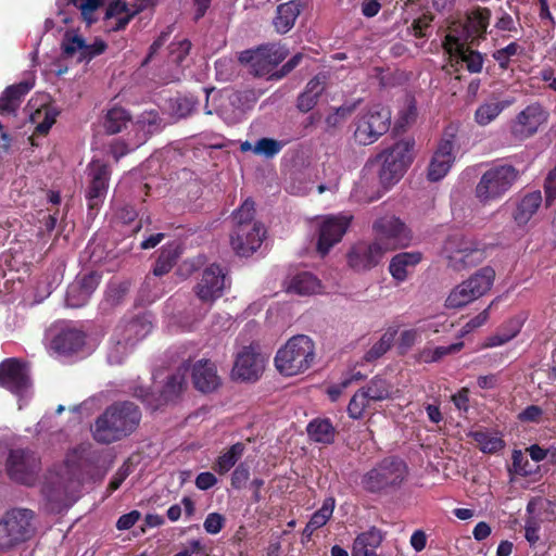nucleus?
Listing matches in <instances>:
<instances>
[{
    "instance_id": "39",
    "label": "nucleus",
    "mask_w": 556,
    "mask_h": 556,
    "mask_svg": "<svg viewBox=\"0 0 556 556\" xmlns=\"http://www.w3.org/2000/svg\"><path fill=\"white\" fill-rule=\"evenodd\" d=\"M370 402H381L391 397L392 394V386L390 382L380 377H374L369 383L362 388Z\"/></svg>"
},
{
    "instance_id": "16",
    "label": "nucleus",
    "mask_w": 556,
    "mask_h": 556,
    "mask_svg": "<svg viewBox=\"0 0 556 556\" xmlns=\"http://www.w3.org/2000/svg\"><path fill=\"white\" fill-rule=\"evenodd\" d=\"M226 273L217 264H211L202 271L201 278L194 287V293L204 303H213L219 299L226 288Z\"/></svg>"
},
{
    "instance_id": "61",
    "label": "nucleus",
    "mask_w": 556,
    "mask_h": 556,
    "mask_svg": "<svg viewBox=\"0 0 556 556\" xmlns=\"http://www.w3.org/2000/svg\"><path fill=\"white\" fill-rule=\"evenodd\" d=\"M101 281V275L91 271L87 275H84L79 280L75 281V286H79L85 293H87L89 296L92 295V293L97 290Z\"/></svg>"
},
{
    "instance_id": "23",
    "label": "nucleus",
    "mask_w": 556,
    "mask_h": 556,
    "mask_svg": "<svg viewBox=\"0 0 556 556\" xmlns=\"http://www.w3.org/2000/svg\"><path fill=\"white\" fill-rule=\"evenodd\" d=\"M264 370V358L252 346H245L238 353L232 375L243 381H255Z\"/></svg>"
},
{
    "instance_id": "36",
    "label": "nucleus",
    "mask_w": 556,
    "mask_h": 556,
    "mask_svg": "<svg viewBox=\"0 0 556 556\" xmlns=\"http://www.w3.org/2000/svg\"><path fill=\"white\" fill-rule=\"evenodd\" d=\"M469 437L477 443L479 448L486 454H495L505 447V441L496 433L488 430H476Z\"/></svg>"
},
{
    "instance_id": "10",
    "label": "nucleus",
    "mask_w": 556,
    "mask_h": 556,
    "mask_svg": "<svg viewBox=\"0 0 556 556\" xmlns=\"http://www.w3.org/2000/svg\"><path fill=\"white\" fill-rule=\"evenodd\" d=\"M152 331V324L144 317H136L117 326L114 345L109 352L111 364H121L127 353Z\"/></svg>"
},
{
    "instance_id": "27",
    "label": "nucleus",
    "mask_w": 556,
    "mask_h": 556,
    "mask_svg": "<svg viewBox=\"0 0 556 556\" xmlns=\"http://www.w3.org/2000/svg\"><path fill=\"white\" fill-rule=\"evenodd\" d=\"M191 377L194 388L202 393H211L222 383L216 365L210 359H200L194 363Z\"/></svg>"
},
{
    "instance_id": "38",
    "label": "nucleus",
    "mask_w": 556,
    "mask_h": 556,
    "mask_svg": "<svg viewBox=\"0 0 556 556\" xmlns=\"http://www.w3.org/2000/svg\"><path fill=\"white\" fill-rule=\"evenodd\" d=\"M510 101H491L480 104L475 112V121L480 126L492 123L507 106Z\"/></svg>"
},
{
    "instance_id": "19",
    "label": "nucleus",
    "mask_w": 556,
    "mask_h": 556,
    "mask_svg": "<svg viewBox=\"0 0 556 556\" xmlns=\"http://www.w3.org/2000/svg\"><path fill=\"white\" fill-rule=\"evenodd\" d=\"M387 250L378 241L358 242L348 253V263L356 271L369 270L381 262Z\"/></svg>"
},
{
    "instance_id": "35",
    "label": "nucleus",
    "mask_w": 556,
    "mask_h": 556,
    "mask_svg": "<svg viewBox=\"0 0 556 556\" xmlns=\"http://www.w3.org/2000/svg\"><path fill=\"white\" fill-rule=\"evenodd\" d=\"M58 111H55L51 106H42L38 110H36L31 115L30 118L34 123H37L35 130L33 132V136L30 137L31 144L35 146L34 136H47L49 134V130L53 126V124L56 121Z\"/></svg>"
},
{
    "instance_id": "20",
    "label": "nucleus",
    "mask_w": 556,
    "mask_h": 556,
    "mask_svg": "<svg viewBox=\"0 0 556 556\" xmlns=\"http://www.w3.org/2000/svg\"><path fill=\"white\" fill-rule=\"evenodd\" d=\"M352 216H329L319 226L317 251L326 255L330 249L341 241L346 232Z\"/></svg>"
},
{
    "instance_id": "28",
    "label": "nucleus",
    "mask_w": 556,
    "mask_h": 556,
    "mask_svg": "<svg viewBox=\"0 0 556 556\" xmlns=\"http://www.w3.org/2000/svg\"><path fill=\"white\" fill-rule=\"evenodd\" d=\"M86 334L76 328L62 329L51 341V348L63 355L77 353L85 345Z\"/></svg>"
},
{
    "instance_id": "7",
    "label": "nucleus",
    "mask_w": 556,
    "mask_h": 556,
    "mask_svg": "<svg viewBox=\"0 0 556 556\" xmlns=\"http://www.w3.org/2000/svg\"><path fill=\"white\" fill-rule=\"evenodd\" d=\"M495 280V270L484 266L453 288L445 300L447 308H460L488 293Z\"/></svg>"
},
{
    "instance_id": "1",
    "label": "nucleus",
    "mask_w": 556,
    "mask_h": 556,
    "mask_svg": "<svg viewBox=\"0 0 556 556\" xmlns=\"http://www.w3.org/2000/svg\"><path fill=\"white\" fill-rule=\"evenodd\" d=\"M141 412L129 401L115 402L97 417L91 432L101 444H111L130 435L139 426Z\"/></svg>"
},
{
    "instance_id": "45",
    "label": "nucleus",
    "mask_w": 556,
    "mask_h": 556,
    "mask_svg": "<svg viewBox=\"0 0 556 556\" xmlns=\"http://www.w3.org/2000/svg\"><path fill=\"white\" fill-rule=\"evenodd\" d=\"M464 348V342L459 341L447 346H437L434 349H425L420 353V359L425 363H434L444 356L459 352Z\"/></svg>"
},
{
    "instance_id": "40",
    "label": "nucleus",
    "mask_w": 556,
    "mask_h": 556,
    "mask_svg": "<svg viewBox=\"0 0 556 556\" xmlns=\"http://www.w3.org/2000/svg\"><path fill=\"white\" fill-rule=\"evenodd\" d=\"M129 121L130 115L128 112L123 108L115 106L108 111L103 126L108 134L115 135L122 131Z\"/></svg>"
},
{
    "instance_id": "51",
    "label": "nucleus",
    "mask_w": 556,
    "mask_h": 556,
    "mask_svg": "<svg viewBox=\"0 0 556 556\" xmlns=\"http://www.w3.org/2000/svg\"><path fill=\"white\" fill-rule=\"evenodd\" d=\"M85 39L77 34L66 31L62 40V52L65 56H73L75 53L83 52Z\"/></svg>"
},
{
    "instance_id": "17",
    "label": "nucleus",
    "mask_w": 556,
    "mask_h": 556,
    "mask_svg": "<svg viewBox=\"0 0 556 556\" xmlns=\"http://www.w3.org/2000/svg\"><path fill=\"white\" fill-rule=\"evenodd\" d=\"M372 229L377 236V241L384 242L391 249L406 247L409 243L410 236L406 225L395 216H384L377 219Z\"/></svg>"
},
{
    "instance_id": "47",
    "label": "nucleus",
    "mask_w": 556,
    "mask_h": 556,
    "mask_svg": "<svg viewBox=\"0 0 556 556\" xmlns=\"http://www.w3.org/2000/svg\"><path fill=\"white\" fill-rule=\"evenodd\" d=\"M130 282L125 281H111L105 291V300L110 305L115 306L123 302L129 292Z\"/></svg>"
},
{
    "instance_id": "50",
    "label": "nucleus",
    "mask_w": 556,
    "mask_h": 556,
    "mask_svg": "<svg viewBox=\"0 0 556 556\" xmlns=\"http://www.w3.org/2000/svg\"><path fill=\"white\" fill-rule=\"evenodd\" d=\"M282 148L283 143L281 141L273 138H261L254 144L253 153L270 159L277 155Z\"/></svg>"
},
{
    "instance_id": "8",
    "label": "nucleus",
    "mask_w": 556,
    "mask_h": 556,
    "mask_svg": "<svg viewBox=\"0 0 556 556\" xmlns=\"http://www.w3.org/2000/svg\"><path fill=\"white\" fill-rule=\"evenodd\" d=\"M188 370V366H179L175 372L167 377L166 382L159 394L152 392L148 387L136 386L132 390V395L140 400L147 408L154 412L168 402L175 401L179 397L187 387Z\"/></svg>"
},
{
    "instance_id": "4",
    "label": "nucleus",
    "mask_w": 556,
    "mask_h": 556,
    "mask_svg": "<svg viewBox=\"0 0 556 556\" xmlns=\"http://www.w3.org/2000/svg\"><path fill=\"white\" fill-rule=\"evenodd\" d=\"M442 253L447 261V266L455 271L478 266L486 257L485 250L477 241L458 232L446 238Z\"/></svg>"
},
{
    "instance_id": "57",
    "label": "nucleus",
    "mask_w": 556,
    "mask_h": 556,
    "mask_svg": "<svg viewBox=\"0 0 556 556\" xmlns=\"http://www.w3.org/2000/svg\"><path fill=\"white\" fill-rule=\"evenodd\" d=\"M191 49V42L188 39H182L177 42H173L169 46V52L172 62L180 65L186 56L189 54Z\"/></svg>"
},
{
    "instance_id": "55",
    "label": "nucleus",
    "mask_w": 556,
    "mask_h": 556,
    "mask_svg": "<svg viewBox=\"0 0 556 556\" xmlns=\"http://www.w3.org/2000/svg\"><path fill=\"white\" fill-rule=\"evenodd\" d=\"M108 49V43L102 39H96L91 45L84 42V49L80 55H78L79 62H89L93 58L102 54Z\"/></svg>"
},
{
    "instance_id": "37",
    "label": "nucleus",
    "mask_w": 556,
    "mask_h": 556,
    "mask_svg": "<svg viewBox=\"0 0 556 556\" xmlns=\"http://www.w3.org/2000/svg\"><path fill=\"white\" fill-rule=\"evenodd\" d=\"M245 445L242 442L232 444L226 452L222 453L213 465V469L220 476L227 473L242 457Z\"/></svg>"
},
{
    "instance_id": "22",
    "label": "nucleus",
    "mask_w": 556,
    "mask_h": 556,
    "mask_svg": "<svg viewBox=\"0 0 556 556\" xmlns=\"http://www.w3.org/2000/svg\"><path fill=\"white\" fill-rule=\"evenodd\" d=\"M0 387L21 395L29 387V378L17 358H7L0 364Z\"/></svg>"
},
{
    "instance_id": "59",
    "label": "nucleus",
    "mask_w": 556,
    "mask_h": 556,
    "mask_svg": "<svg viewBox=\"0 0 556 556\" xmlns=\"http://www.w3.org/2000/svg\"><path fill=\"white\" fill-rule=\"evenodd\" d=\"M31 88L33 84H29L28 81H21L18 84L7 87L3 92L8 96V98H11L18 105H21L23 98L30 91Z\"/></svg>"
},
{
    "instance_id": "12",
    "label": "nucleus",
    "mask_w": 556,
    "mask_h": 556,
    "mask_svg": "<svg viewBox=\"0 0 556 556\" xmlns=\"http://www.w3.org/2000/svg\"><path fill=\"white\" fill-rule=\"evenodd\" d=\"M288 55V49L280 43H267L256 49L244 50L239 61L250 66L251 73L257 77L268 75Z\"/></svg>"
},
{
    "instance_id": "5",
    "label": "nucleus",
    "mask_w": 556,
    "mask_h": 556,
    "mask_svg": "<svg viewBox=\"0 0 556 556\" xmlns=\"http://www.w3.org/2000/svg\"><path fill=\"white\" fill-rule=\"evenodd\" d=\"M414 144L413 139L400 140L376 156L381 162L379 179L384 188H390L403 177L413 162Z\"/></svg>"
},
{
    "instance_id": "53",
    "label": "nucleus",
    "mask_w": 556,
    "mask_h": 556,
    "mask_svg": "<svg viewBox=\"0 0 556 556\" xmlns=\"http://www.w3.org/2000/svg\"><path fill=\"white\" fill-rule=\"evenodd\" d=\"M90 298L79 286L72 283L67 288L65 303L68 307L79 308L86 305Z\"/></svg>"
},
{
    "instance_id": "3",
    "label": "nucleus",
    "mask_w": 556,
    "mask_h": 556,
    "mask_svg": "<svg viewBox=\"0 0 556 556\" xmlns=\"http://www.w3.org/2000/svg\"><path fill=\"white\" fill-rule=\"evenodd\" d=\"M315 359V344L305 334H298L290 338L281 346L275 356L277 370L287 377L295 376L306 371Z\"/></svg>"
},
{
    "instance_id": "64",
    "label": "nucleus",
    "mask_w": 556,
    "mask_h": 556,
    "mask_svg": "<svg viewBox=\"0 0 556 556\" xmlns=\"http://www.w3.org/2000/svg\"><path fill=\"white\" fill-rule=\"evenodd\" d=\"M543 414L544 410L540 406L529 405L517 415V419L520 422L540 424L542 421Z\"/></svg>"
},
{
    "instance_id": "46",
    "label": "nucleus",
    "mask_w": 556,
    "mask_h": 556,
    "mask_svg": "<svg viewBox=\"0 0 556 556\" xmlns=\"http://www.w3.org/2000/svg\"><path fill=\"white\" fill-rule=\"evenodd\" d=\"M394 333L386 332L381 338L374 343V345L366 352L364 359L367 363H372L384 355L392 346Z\"/></svg>"
},
{
    "instance_id": "15",
    "label": "nucleus",
    "mask_w": 556,
    "mask_h": 556,
    "mask_svg": "<svg viewBox=\"0 0 556 556\" xmlns=\"http://www.w3.org/2000/svg\"><path fill=\"white\" fill-rule=\"evenodd\" d=\"M90 178L86 189V201L89 211L98 210L108 193L111 169L108 164L93 160L88 166Z\"/></svg>"
},
{
    "instance_id": "60",
    "label": "nucleus",
    "mask_w": 556,
    "mask_h": 556,
    "mask_svg": "<svg viewBox=\"0 0 556 556\" xmlns=\"http://www.w3.org/2000/svg\"><path fill=\"white\" fill-rule=\"evenodd\" d=\"M226 518L219 513H210L204 522L203 528L208 534H217L225 527Z\"/></svg>"
},
{
    "instance_id": "26",
    "label": "nucleus",
    "mask_w": 556,
    "mask_h": 556,
    "mask_svg": "<svg viewBox=\"0 0 556 556\" xmlns=\"http://www.w3.org/2000/svg\"><path fill=\"white\" fill-rule=\"evenodd\" d=\"M452 139H443L439 142L428 167L427 177L430 181H439L450 172L455 155Z\"/></svg>"
},
{
    "instance_id": "49",
    "label": "nucleus",
    "mask_w": 556,
    "mask_h": 556,
    "mask_svg": "<svg viewBox=\"0 0 556 556\" xmlns=\"http://www.w3.org/2000/svg\"><path fill=\"white\" fill-rule=\"evenodd\" d=\"M370 400L367 397L365 392L359 389L354 395L351 397L348 405V415L350 418L354 420H358L363 418L364 412L369 405Z\"/></svg>"
},
{
    "instance_id": "58",
    "label": "nucleus",
    "mask_w": 556,
    "mask_h": 556,
    "mask_svg": "<svg viewBox=\"0 0 556 556\" xmlns=\"http://www.w3.org/2000/svg\"><path fill=\"white\" fill-rule=\"evenodd\" d=\"M511 467L509 468L510 473L519 476H528L531 473V469H528L529 460L525 457L520 450H514L511 454Z\"/></svg>"
},
{
    "instance_id": "42",
    "label": "nucleus",
    "mask_w": 556,
    "mask_h": 556,
    "mask_svg": "<svg viewBox=\"0 0 556 556\" xmlns=\"http://www.w3.org/2000/svg\"><path fill=\"white\" fill-rule=\"evenodd\" d=\"M508 330L502 329L495 334H492L485 339L482 348H495L503 345L514 339L520 331L518 321L509 320L506 325Z\"/></svg>"
},
{
    "instance_id": "31",
    "label": "nucleus",
    "mask_w": 556,
    "mask_h": 556,
    "mask_svg": "<svg viewBox=\"0 0 556 556\" xmlns=\"http://www.w3.org/2000/svg\"><path fill=\"white\" fill-rule=\"evenodd\" d=\"M308 438L324 445L332 444L336 440L337 429L329 418H315L306 427Z\"/></svg>"
},
{
    "instance_id": "6",
    "label": "nucleus",
    "mask_w": 556,
    "mask_h": 556,
    "mask_svg": "<svg viewBox=\"0 0 556 556\" xmlns=\"http://www.w3.org/2000/svg\"><path fill=\"white\" fill-rule=\"evenodd\" d=\"M519 170L509 164L492 166L476 186V197L483 204L501 199L519 178Z\"/></svg>"
},
{
    "instance_id": "11",
    "label": "nucleus",
    "mask_w": 556,
    "mask_h": 556,
    "mask_svg": "<svg viewBox=\"0 0 556 556\" xmlns=\"http://www.w3.org/2000/svg\"><path fill=\"white\" fill-rule=\"evenodd\" d=\"M34 513L26 508H14L0 520V549H9L29 540L34 533Z\"/></svg>"
},
{
    "instance_id": "29",
    "label": "nucleus",
    "mask_w": 556,
    "mask_h": 556,
    "mask_svg": "<svg viewBox=\"0 0 556 556\" xmlns=\"http://www.w3.org/2000/svg\"><path fill=\"white\" fill-rule=\"evenodd\" d=\"M541 191L535 190L526 193L517 203L513 212V219L519 227H525L536 214L542 205Z\"/></svg>"
},
{
    "instance_id": "56",
    "label": "nucleus",
    "mask_w": 556,
    "mask_h": 556,
    "mask_svg": "<svg viewBox=\"0 0 556 556\" xmlns=\"http://www.w3.org/2000/svg\"><path fill=\"white\" fill-rule=\"evenodd\" d=\"M465 42L463 34L460 36H455L450 33L444 37L442 47L450 55L457 58L466 48Z\"/></svg>"
},
{
    "instance_id": "25",
    "label": "nucleus",
    "mask_w": 556,
    "mask_h": 556,
    "mask_svg": "<svg viewBox=\"0 0 556 556\" xmlns=\"http://www.w3.org/2000/svg\"><path fill=\"white\" fill-rule=\"evenodd\" d=\"M491 10L478 7L468 12L462 26L464 41L478 43L485 39L486 29L490 25Z\"/></svg>"
},
{
    "instance_id": "14",
    "label": "nucleus",
    "mask_w": 556,
    "mask_h": 556,
    "mask_svg": "<svg viewBox=\"0 0 556 556\" xmlns=\"http://www.w3.org/2000/svg\"><path fill=\"white\" fill-rule=\"evenodd\" d=\"M10 479L15 482L31 485L40 469V460L36 453L29 450H11L5 464Z\"/></svg>"
},
{
    "instance_id": "33",
    "label": "nucleus",
    "mask_w": 556,
    "mask_h": 556,
    "mask_svg": "<svg viewBox=\"0 0 556 556\" xmlns=\"http://www.w3.org/2000/svg\"><path fill=\"white\" fill-rule=\"evenodd\" d=\"M421 261L419 252H402L394 255L389 265V271L397 281L407 278V267L415 266Z\"/></svg>"
},
{
    "instance_id": "54",
    "label": "nucleus",
    "mask_w": 556,
    "mask_h": 556,
    "mask_svg": "<svg viewBox=\"0 0 556 556\" xmlns=\"http://www.w3.org/2000/svg\"><path fill=\"white\" fill-rule=\"evenodd\" d=\"M70 2L80 10L81 17L87 25H91L96 22L93 13L102 5L103 0H70Z\"/></svg>"
},
{
    "instance_id": "43",
    "label": "nucleus",
    "mask_w": 556,
    "mask_h": 556,
    "mask_svg": "<svg viewBox=\"0 0 556 556\" xmlns=\"http://www.w3.org/2000/svg\"><path fill=\"white\" fill-rule=\"evenodd\" d=\"M255 203L251 199H247L239 208H237L232 214V219L235 223L233 227H242L245 225L253 226L257 224H262L258 220H255Z\"/></svg>"
},
{
    "instance_id": "52",
    "label": "nucleus",
    "mask_w": 556,
    "mask_h": 556,
    "mask_svg": "<svg viewBox=\"0 0 556 556\" xmlns=\"http://www.w3.org/2000/svg\"><path fill=\"white\" fill-rule=\"evenodd\" d=\"M470 73H480L483 67V56L479 51L465 48L463 53L457 56Z\"/></svg>"
},
{
    "instance_id": "13",
    "label": "nucleus",
    "mask_w": 556,
    "mask_h": 556,
    "mask_svg": "<svg viewBox=\"0 0 556 556\" xmlns=\"http://www.w3.org/2000/svg\"><path fill=\"white\" fill-rule=\"evenodd\" d=\"M548 112L542 104L534 102L520 111L509 122V136L511 140L521 142L533 137L548 119Z\"/></svg>"
},
{
    "instance_id": "48",
    "label": "nucleus",
    "mask_w": 556,
    "mask_h": 556,
    "mask_svg": "<svg viewBox=\"0 0 556 556\" xmlns=\"http://www.w3.org/2000/svg\"><path fill=\"white\" fill-rule=\"evenodd\" d=\"M334 503L333 497H327L321 507L312 515L307 523L316 530L324 527L332 516Z\"/></svg>"
},
{
    "instance_id": "63",
    "label": "nucleus",
    "mask_w": 556,
    "mask_h": 556,
    "mask_svg": "<svg viewBox=\"0 0 556 556\" xmlns=\"http://www.w3.org/2000/svg\"><path fill=\"white\" fill-rule=\"evenodd\" d=\"M250 478V469L244 463L239 464L231 475V486L236 490H241L245 486Z\"/></svg>"
},
{
    "instance_id": "9",
    "label": "nucleus",
    "mask_w": 556,
    "mask_h": 556,
    "mask_svg": "<svg viewBox=\"0 0 556 556\" xmlns=\"http://www.w3.org/2000/svg\"><path fill=\"white\" fill-rule=\"evenodd\" d=\"M391 125V112L380 104L370 106L355 118L354 139L362 146H369L383 136Z\"/></svg>"
},
{
    "instance_id": "32",
    "label": "nucleus",
    "mask_w": 556,
    "mask_h": 556,
    "mask_svg": "<svg viewBox=\"0 0 556 556\" xmlns=\"http://www.w3.org/2000/svg\"><path fill=\"white\" fill-rule=\"evenodd\" d=\"M382 542V535L379 530L372 528L356 536L352 547V556H378L376 549Z\"/></svg>"
},
{
    "instance_id": "18",
    "label": "nucleus",
    "mask_w": 556,
    "mask_h": 556,
    "mask_svg": "<svg viewBox=\"0 0 556 556\" xmlns=\"http://www.w3.org/2000/svg\"><path fill=\"white\" fill-rule=\"evenodd\" d=\"M265 235L266 229L263 224L233 227L230 235V244L237 255L248 257L257 251Z\"/></svg>"
},
{
    "instance_id": "41",
    "label": "nucleus",
    "mask_w": 556,
    "mask_h": 556,
    "mask_svg": "<svg viewBox=\"0 0 556 556\" xmlns=\"http://www.w3.org/2000/svg\"><path fill=\"white\" fill-rule=\"evenodd\" d=\"M179 257V252L175 247H164L161 250V253L155 261L153 267V275L157 277H162L168 274L172 268L175 266L177 260Z\"/></svg>"
},
{
    "instance_id": "62",
    "label": "nucleus",
    "mask_w": 556,
    "mask_h": 556,
    "mask_svg": "<svg viewBox=\"0 0 556 556\" xmlns=\"http://www.w3.org/2000/svg\"><path fill=\"white\" fill-rule=\"evenodd\" d=\"M434 16L431 12H425L419 17L415 18L412 23V29L416 38H424L427 36L426 29L431 26Z\"/></svg>"
},
{
    "instance_id": "34",
    "label": "nucleus",
    "mask_w": 556,
    "mask_h": 556,
    "mask_svg": "<svg viewBox=\"0 0 556 556\" xmlns=\"http://www.w3.org/2000/svg\"><path fill=\"white\" fill-rule=\"evenodd\" d=\"M321 288L320 280L308 271H301L294 275L288 286V291L299 295H311Z\"/></svg>"
},
{
    "instance_id": "24",
    "label": "nucleus",
    "mask_w": 556,
    "mask_h": 556,
    "mask_svg": "<svg viewBox=\"0 0 556 556\" xmlns=\"http://www.w3.org/2000/svg\"><path fill=\"white\" fill-rule=\"evenodd\" d=\"M146 7V4H140L132 9L124 0H113L109 3L103 18L108 31L125 29L130 21Z\"/></svg>"
},
{
    "instance_id": "21",
    "label": "nucleus",
    "mask_w": 556,
    "mask_h": 556,
    "mask_svg": "<svg viewBox=\"0 0 556 556\" xmlns=\"http://www.w3.org/2000/svg\"><path fill=\"white\" fill-rule=\"evenodd\" d=\"M62 470L68 476L67 478H64L62 473H54L53 471H50L46 478L42 492L50 502L61 503L70 493L75 472L74 465L68 457L65 459Z\"/></svg>"
},
{
    "instance_id": "30",
    "label": "nucleus",
    "mask_w": 556,
    "mask_h": 556,
    "mask_svg": "<svg viewBox=\"0 0 556 556\" xmlns=\"http://www.w3.org/2000/svg\"><path fill=\"white\" fill-rule=\"evenodd\" d=\"M300 0H290L277 7L276 16L273 21L274 27L279 34H287L294 26V23L302 10Z\"/></svg>"
},
{
    "instance_id": "44",
    "label": "nucleus",
    "mask_w": 556,
    "mask_h": 556,
    "mask_svg": "<svg viewBox=\"0 0 556 556\" xmlns=\"http://www.w3.org/2000/svg\"><path fill=\"white\" fill-rule=\"evenodd\" d=\"M523 47L518 42L513 41L506 47L495 50L492 58L497 62L502 71H507L510 67V60L513 56L523 53Z\"/></svg>"
},
{
    "instance_id": "2",
    "label": "nucleus",
    "mask_w": 556,
    "mask_h": 556,
    "mask_svg": "<svg viewBox=\"0 0 556 556\" xmlns=\"http://www.w3.org/2000/svg\"><path fill=\"white\" fill-rule=\"evenodd\" d=\"M407 476V464L397 456H388L362 475L359 485L366 493L386 495L397 491Z\"/></svg>"
}]
</instances>
